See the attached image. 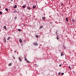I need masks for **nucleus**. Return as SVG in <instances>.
<instances>
[{"label":"nucleus","instance_id":"26","mask_svg":"<svg viewBox=\"0 0 76 76\" xmlns=\"http://www.w3.org/2000/svg\"><path fill=\"white\" fill-rule=\"evenodd\" d=\"M17 11H16V10H15V11H14L13 12V13H15V12H17Z\"/></svg>","mask_w":76,"mask_h":76},{"label":"nucleus","instance_id":"12","mask_svg":"<svg viewBox=\"0 0 76 76\" xmlns=\"http://www.w3.org/2000/svg\"><path fill=\"white\" fill-rule=\"evenodd\" d=\"M18 31H19V32H21V29H17Z\"/></svg>","mask_w":76,"mask_h":76},{"label":"nucleus","instance_id":"8","mask_svg":"<svg viewBox=\"0 0 76 76\" xmlns=\"http://www.w3.org/2000/svg\"><path fill=\"white\" fill-rule=\"evenodd\" d=\"M66 22H68L69 21V20H68V18H66Z\"/></svg>","mask_w":76,"mask_h":76},{"label":"nucleus","instance_id":"18","mask_svg":"<svg viewBox=\"0 0 76 76\" xmlns=\"http://www.w3.org/2000/svg\"><path fill=\"white\" fill-rule=\"evenodd\" d=\"M72 22H75V20L74 19H72Z\"/></svg>","mask_w":76,"mask_h":76},{"label":"nucleus","instance_id":"32","mask_svg":"<svg viewBox=\"0 0 76 76\" xmlns=\"http://www.w3.org/2000/svg\"><path fill=\"white\" fill-rule=\"evenodd\" d=\"M16 51H17L16 50L15 51H14V53H16Z\"/></svg>","mask_w":76,"mask_h":76},{"label":"nucleus","instance_id":"20","mask_svg":"<svg viewBox=\"0 0 76 76\" xmlns=\"http://www.w3.org/2000/svg\"><path fill=\"white\" fill-rule=\"evenodd\" d=\"M17 19V17H15L14 18V20H16V19Z\"/></svg>","mask_w":76,"mask_h":76},{"label":"nucleus","instance_id":"24","mask_svg":"<svg viewBox=\"0 0 76 76\" xmlns=\"http://www.w3.org/2000/svg\"><path fill=\"white\" fill-rule=\"evenodd\" d=\"M12 57L14 59H15V57L14 56H12Z\"/></svg>","mask_w":76,"mask_h":76},{"label":"nucleus","instance_id":"14","mask_svg":"<svg viewBox=\"0 0 76 76\" xmlns=\"http://www.w3.org/2000/svg\"><path fill=\"white\" fill-rule=\"evenodd\" d=\"M3 28L5 29H7V28H6V26H4L3 27Z\"/></svg>","mask_w":76,"mask_h":76},{"label":"nucleus","instance_id":"35","mask_svg":"<svg viewBox=\"0 0 76 76\" xmlns=\"http://www.w3.org/2000/svg\"><path fill=\"white\" fill-rule=\"evenodd\" d=\"M69 69H71V67H70V66H69Z\"/></svg>","mask_w":76,"mask_h":76},{"label":"nucleus","instance_id":"34","mask_svg":"<svg viewBox=\"0 0 76 76\" xmlns=\"http://www.w3.org/2000/svg\"><path fill=\"white\" fill-rule=\"evenodd\" d=\"M24 42H25V43H26V41H25V40H24Z\"/></svg>","mask_w":76,"mask_h":76},{"label":"nucleus","instance_id":"4","mask_svg":"<svg viewBox=\"0 0 76 76\" xmlns=\"http://www.w3.org/2000/svg\"><path fill=\"white\" fill-rule=\"evenodd\" d=\"M3 40L4 43H6V39H5V37L3 38Z\"/></svg>","mask_w":76,"mask_h":76},{"label":"nucleus","instance_id":"40","mask_svg":"<svg viewBox=\"0 0 76 76\" xmlns=\"http://www.w3.org/2000/svg\"><path fill=\"white\" fill-rule=\"evenodd\" d=\"M57 73H56V74L57 75Z\"/></svg>","mask_w":76,"mask_h":76},{"label":"nucleus","instance_id":"43","mask_svg":"<svg viewBox=\"0 0 76 76\" xmlns=\"http://www.w3.org/2000/svg\"><path fill=\"white\" fill-rule=\"evenodd\" d=\"M59 23H60V22H59Z\"/></svg>","mask_w":76,"mask_h":76},{"label":"nucleus","instance_id":"33","mask_svg":"<svg viewBox=\"0 0 76 76\" xmlns=\"http://www.w3.org/2000/svg\"><path fill=\"white\" fill-rule=\"evenodd\" d=\"M72 72H73V73H75V71H73Z\"/></svg>","mask_w":76,"mask_h":76},{"label":"nucleus","instance_id":"31","mask_svg":"<svg viewBox=\"0 0 76 76\" xmlns=\"http://www.w3.org/2000/svg\"><path fill=\"white\" fill-rule=\"evenodd\" d=\"M59 67H61V65L60 64V65H59Z\"/></svg>","mask_w":76,"mask_h":76},{"label":"nucleus","instance_id":"28","mask_svg":"<svg viewBox=\"0 0 76 76\" xmlns=\"http://www.w3.org/2000/svg\"><path fill=\"white\" fill-rule=\"evenodd\" d=\"M55 33H56V35H57V31H56V32H55Z\"/></svg>","mask_w":76,"mask_h":76},{"label":"nucleus","instance_id":"46","mask_svg":"<svg viewBox=\"0 0 76 76\" xmlns=\"http://www.w3.org/2000/svg\"><path fill=\"white\" fill-rule=\"evenodd\" d=\"M73 38H74V37H73Z\"/></svg>","mask_w":76,"mask_h":76},{"label":"nucleus","instance_id":"22","mask_svg":"<svg viewBox=\"0 0 76 76\" xmlns=\"http://www.w3.org/2000/svg\"><path fill=\"white\" fill-rule=\"evenodd\" d=\"M3 13V12L0 11V15H1Z\"/></svg>","mask_w":76,"mask_h":76},{"label":"nucleus","instance_id":"19","mask_svg":"<svg viewBox=\"0 0 76 76\" xmlns=\"http://www.w3.org/2000/svg\"><path fill=\"white\" fill-rule=\"evenodd\" d=\"M11 65H12V63H10L9 64H8V66H11Z\"/></svg>","mask_w":76,"mask_h":76},{"label":"nucleus","instance_id":"7","mask_svg":"<svg viewBox=\"0 0 76 76\" xmlns=\"http://www.w3.org/2000/svg\"><path fill=\"white\" fill-rule=\"evenodd\" d=\"M19 41L20 42V43H22V39H20Z\"/></svg>","mask_w":76,"mask_h":76},{"label":"nucleus","instance_id":"13","mask_svg":"<svg viewBox=\"0 0 76 76\" xmlns=\"http://www.w3.org/2000/svg\"><path fill=\"white\" fill-rule=\"evenodd\" d=\"M42 19L43 20H45V17H43L42 18Z\"/></svg>","mask_w":76,"mask_h":76},{"label":"nucleus","instance_id":"29","mask_svg":"<svg viewBox=\"0 0 76 76\" xmlns=\"http://www.w3.org/2000/svg\"><path fill=\"white\" fill-rule=\"evenodd\" d=\"M57 39L58 40V39H59V38H58V37H56Z\"/></svg>","mask_w":76,"mask_h":76},{"label":"nucleus","instance_id":"9","mask_svg":"<svg viewBox=\"0 0 76 76\" xmlns=\"http://www.w3.org/2000/svg\"><path fill=\"white\" fill-rule=\"evenodd\" d=\"M5 10L7 12H8L9 11V9L7 8H5Z\"/></svg>","mask_w":76,"mask_h":76},{"label":"nucleus","instance_id":"47","mask_svg":"<svg viewBox=\"0 0 76 76\" xmlns=\"http://www.w3.org/2000/svg\"><path fill=\"white\" fill-rule=\"evenodd\" d=\"M11 53H12V52H11Z\"/></svg>","mask_w":76,"mask_h":76},{"label":"nucleus","instance_id":"15","mask_svg":"<svg viewBox=\"0 0 76 76\" xmlns=\"http://www.w3.org/2000/svg\"><path fill=\"white\" fill-rule=\"evenodd\" d=\"M10 39V37H9L7 38V41H9Z\"/></svg>","mask_w":76,"mask_h":76},{"label":"nucleus","instance_id":"41","mask_svg":"<svg viewBox=\"0 0 76 76\" xmlns=\"http://www.w3.org/2000/svg\"><path fill=\"white\" fill-rule=\"evenodd\" d=\"M0 9H1V7H0Z\"/></svg>","mask_w":76,"mask_h":76},{"label":"nucleus","instance_id":"16","mask_svg":"<svg viewBox=\"0 0 76 76\" xmlns=\"http://www.w3.org/2000/svg\"><path fill=\"white\" fill-rule=\"evenodd\" d=\"M64 56L63 53H61V56Z\"/></svg>","mask_w":76,"mask_h":76},{"label":"nucleus","instance_id":"17","mask_svg":"<svg viewBox=\"0 0 76 76\" xmlns=\"http://www.w3.org/2000/svg\"><path fill=\"white\" fill-rule=\"evenodd\" d=\"M35 37H36V38H38L39 37V36H38V35H36Z\"/></svg>","mask_w":76,"mask_h":76},{"label":"nucleus","instance_id":"44","mask_svg":"<svg viewBox=\"0 0 76 76\" xmlns=\"http://www.w3.org/2000/svg\"><path fill=\"white\" fill-rule=\"evenodd\" d=\"M50 23H51V22H50Z\"/></svg>","mask_w":76,"mask_h":76},{"label":"nucleus","instance_id":"23","mask_svg":"<svg viewBox=\"0 0 76 76\" xmlns=\"http://www.w3.org/2000/svg\"><path fill=\"white\" fill-rule=\"evenodd\" d=\"M26 61L27 63H29V61H28V60H27Z\"/></svg>","mask_w":76,"mask_h":76},{"label":"nucleus","instance_id":"3","mask_svg":"<svg viewBox=\"0 0 76 76\" xmlns=\"http://www.w3.org/2000/svg\"><path fill=\"white\" fill-rule=\"evenodd\" d=\"M26 4H24L23 6H22V8H23V9H25L26 7Z\"/></svg>","mask_w":76,"mask_h":76},{"label":"nucleus","instance_id":"27","mask_svg":"<svg viewBox=\"0 0 76 76\" xmlns=\"http://www.w3.org/2000/svg\"><path fill=\"white\" fill-rule=\"evenodd\" d=\"M61 73V72H59L58 73V75H60Z\"/></svg>","mask_w":76,"mask_h":76},{"label":"nucleus","instance_id":"38","mask_svg":"<svg viewBox=\"0 0 76 76\" xmlns=\"http://www.w3.org/2000/svg\"><path fill=\"white\" fill-rule=\"evenodd\" d=\"M23 44H24V43L22 44V45H23Z\"/></svg>","mask_w":76,"mask_h":76},{"label":"nucleus","instance_id":"42","mask_svg":"<svg viewBox=\"0 0 76 76\" xmlns=\"http://www.w3.org/2000/svg\"><path fill=\"white\" fill-rule=\"evenodd\" d=\"M51 18L52 19H52V18Z\"/></svg>","mask_w":76,"mask_h":76},{"label":"nucleus","instance_id":"10","mask_svg":"<svg viewBox=\"0 0 76 76\" xmlns=\"http://www.w3.org/2000/svg\"><path fill=\"white\" fill-rule=\"evenodd\" d=\"M27 9H28V10H31V7H27Z\"/></svg>","mask_w":76,"mask_h":76},{"label":"nucleus","instance_id":"6","mask_svg":"<svg viewBox=\"0 0 76 76\" xmlns=\"http://www.w3.org/2000/svg\"><path fill=\"white\" fill-rule=\"evenodd\" d=\"M17 6H17V5L15 4L13 7L14 8V9H16V7H17Z\"/></svg>","mask_w":76,"mask_h":76},{"label":"nucleus","instance_id":"37","mask_svg":"<svg viewBox=\"0 0 76 76\" xmlns=\"http://www.w3.org/2000/svg\"><path fill=\"white\" fill-rule=\"evenodd\" d=\"M1 29H0V32H1Z\"/></svg>","mask_w":76,"mask_h":76},{"label":"nucleus","instance_id":"30","mask_svg":"<svg viewBox=\"0 0 76 76\" xmlns=\"http://www.w3.org/2000/svg\"><path fill=\"white\" fill-rule=\"evenodd\" d=\"M25 60H26H26H27V59H26V58H25Z\"/></svg>","mask_w":76,"mask_h":76},{"label":"nucleus","instance_id":"11","mask_svg":"<svg viewBox=\"0 0 76 76\" xmlns=\"http://www.w3.org/2000/svg\"><path fill=\"white\" fill-rule=\"evenodd\" d=\"M34 66L35 67H38V65H37L36 64H34Z\"/></svg>","mask_w":76,"mask_h":76},{"label":"nucleus","instance_id":"39","mask_svg":"<svg viewBox=\"0 0 76 76\" xmlns=\"http://www.w3.org/2000/svg\"><path fill=\"white\" fill-rule=\"evenodd\" d=\"M17 12V13H18L19 12Z\"/></svg>","mask_w":76,"mask_h":76},{"label":"nucleus","instance_id":"5","mask_svg":"<svg viewBox=\"0 0 76 76\" xmlns=\"http://www.w3.org/2000/svg\"><path fill=\"white\" fill-rule=\"evenodd\" d=\"M36 7H37L36 5H34L33 6V8L34 9H35V8H36Z\"/></svg>","mask_w":76,"mask_h":76},{"label":"nucleus","instance_id":"36","mask_svg":"<svg viewBox=\"0 0 76 76\" xmlns=\"http://www.w3.org/2000/svg\"><path fill=\"white\" fill-rule=\"evenodd\" d=\"M13 0H11V2H12V1H13Z\"/></svg>","mask_w":76,"mask_h":76},{"label":"nucleus","instance_id":"1","mask_svg":"<svg viewBox=\"0 0 76 76\" xmlns=\"http://www.w3.org/2000/svg\"><path fill=\"white\" fill-rule=\"evenodd\" d=\"M33 44L34 45H38V44L37 43V42H35L33 43Z\"/></svg>","mask_w":76,"mask_h":76},{"label":"nucleus","instance_id":"25","mask_svg":"<svg viewBox=\"0 0 76 76\" xmlns=\"http://www.w3.org/2000/svg\"><path fill=\"white\" fill-rule=\"evenodd\" d=\"M42 27H43V26H40L39 28H42Z\"/></svg>","mask_w":76,"mask_h":76},{"label":"nucleus","instance_id":"2","mask_svg":"<svg viewBox=\"0 0 76 76\" xmlns=\"http://www.w3.org/2000/svg\"><path fill=\"white\" fill-rule=\"evenodd\" d=\"M20 57H21V56H20V57H18V59L19 61H20V62H22V59H21V58H20Z\"/></svg>","mask_w":76,"mask_h":76},{"label":"nucleus","instance_id":"21","mask_svg":"<svg viewBox=\"0 0 76 76\" xmlns=\"http://www.w3.org/2000/svg\"><path fill=\"white\" fill-rule=\"evenodd\" d=\"M64 73L63 72H62L61 73V75L62 76H63V75H64Z\"/></svg>","mask_w":76,"mask_h":76},{"label":"nucleus","instance_id":"45","mask_svg":"<svg viewBox=\"0 0 76 76\" xmlns=\"http://www.w3.org/2000/svg\"><path fill=\"white\" fill-rule=\"evenodd\" d=\"M26 74H27V72H26Z\"/></svg>","mask_w":76,"mask_h":76}]
</instances>
